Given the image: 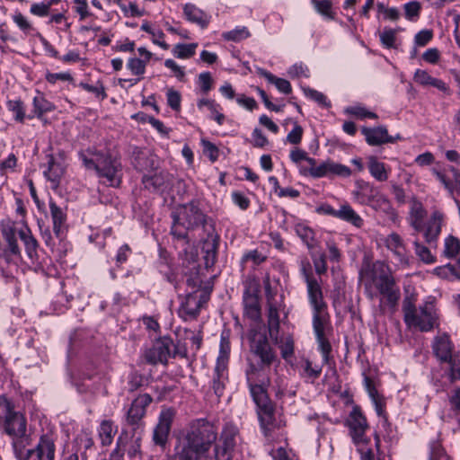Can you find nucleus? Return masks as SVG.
Returning <instances> with one entry per match:
<instances>
[{"instance_id": "f257e3e1", "label": "nucleus", "mask_w": 460, "mask_h": 460, "mask_svg": "<svg viewBox=\"0 0 460 460\" xmlns=\"http://www.w3.org/2000/svg\"><path fill=\"white\" fill-rule=\"evenodd\" d=\"M217 438V430L213 424L196 420L177 438L171 460H208Z\"/></svg>"}, {"instance_id": "f03ea898", "label": "nucleus", "mask_w": 460, "mask_h": 460, "mask_svg": "<svg viewBox=\"0 0 460 460\" xmlns=\"http://www.w3.org/2000/svg\"><path fill=\"white\" fill-rule=\"evenodd\" d=\"M359 276L368 299L374 300L380 294L391 308L397 305L401 296L400 288L385 263L376 261L372 265L367 264L360 270Z\"/></svg>"}, {"instance_id": "7ed1b4c3", "label": "nucleus", "mask_w": 460, "mask_h": 460, "mask_svg": "<svg viewBox=\"0 0 460 460\" xmlns=\"http://www.w3.org/2000/svg\"><path fill=\"white\" fill-rule=\"evenodd\" d=\"M2 234L5 242V246L1 248L0 259L4 260L7 264L17 265L22 258L16 234L19 235L23 243L26 254L31 261L34 262L38 260V242L27 226L18 230L12 226H5L2 228Z\"/></svg>"}, {"instance_id": "20e7f679", "label": "nucleus", "mask_w": 460, "mask_h": 460, "mask_svg": "<svg viewBox=\"0 0 460 460\" xmlns=\"http://www.w3.org/2000/svg\"><path fill=\"white\" fill-rule=\"evenodd\" d=\"M172 217L173 224L171 233L179 239L187 236L186 230H193L207 223V216L194 200L177 207Z\"/></svg>"}, {"instance_id": "39448f33", "label": "nucleus", "mask_w": 460, "mask_h": 460, "mask_svg": "<svg viewBox=\"0 0 460 460\" xmlns=\"http://www.w3.org/2000/svg\"><path fill=\"white\" fill-rule=\"evenodd\" d=\"M30 437H22L13 443L14 456L18 460H54L55 441L51 435L40 436L35 447L28 449L31 445Z\"/></svg>"}, {"instance_id": "423d86ee", "label": "nucleus", "mask_w": 460, "mask_h": 460, "mask_svg": "<svg viewBox=\"0 0 460 460\" xmlns=\"http://www.w3.org/2000/svg\"><path fill=\"white\" fill-rule=\"evenodd\" d=\"M432 349L436 358L449 365L448 377L453 383L460 380V353L456 352L454 344L447 334L438 335L432 342Z\"/></svg>"}, {"instance_id": "0eeeda50", "label": "nucleus", "mask_w": 460, "mask_h": 460, "mask_svg": "<svg viewBox=\"0 0 460 460\" xmlns=\"http://www.w3.org/2000/svg\"><path fill=\"white\" fill-rule=\"evenodd\" d=\"M405 323L422 332L430 331L435 323V316L431 307L423 306L417 309L410 298H405L402 304Z\"/></svg>"}, {"instance_id": "6e6552de", "label": "nucleus", "mask_w": 460, "mask_h": 460, "mask_svg": "<svg viewBox=\"0 0 460 460\" xmlns=\"http://www.w3.org/2000/svg\"><path fill=\"white\" fill-rule=\"evenodd\" d=\"M246 377L253 401L268 398L267 389L270 385V367L250 363Z\"/></svg>"}, {"instance_id": "1a4fd4ad", "label": "nucleus", "mask_w": 460, "mask_h": 460, "mask_svg": "<svg viewBox=\"0 0 460 460\" xmlns=\"http://www.w3.org/2000/svg\"><path fill=\"white\" fill-rule=\"evenodd\" d=\"M0 409L5 414V431L13 437V444L22 437H30L26 434V420L24 417L20 413L13 411L10 402L4 397H0Z\"/></svg>"}, {"instance_id": "9d476101", "label": "nucleus", "mask_w": 460, "mask_h": 460, "mask_svg": "<svg viewBox=\"0 0 460 460\" xmlns=\"http://www.w3.org/2000/svg\"><path fill=\"white\" fill-rule=\"evenodd\" d=\"M250 352L259 359L257 364L270 367L276 360L277 354L271 348L266 334L253 332L250 337Z\"/></svg>"}, {"instance_id": "9b49d317", "label": "nucleus", "mask_w": 460, "mask_h": 460, "mask_svg": "<svg viewBox=\"0 0 460 460\" xmlns=\"http://www.w3.org/2000/svg\"><path fill=\"white\" fill-rule=\"evenodd\" d=\"M98 176L104 179L110 186L118 187L121 181V164L117 158L110 155H99L97 168Z\"/></svg>"}, {"instance_id": "f8f14e48", "label": "nucleus", "mask_w": 460, "mask_h": 460, "mask_svg": "<svg viewBox=\"0 0 460 460\" xmlns=\"http://www.w3.org/2000/svg\"><path fill=\"white\" fill-rule=\"evenodd\" d=\"M175 411L172 408L163 409L159 414L158 422L155 425L152 440L155 446L164 448L171 431Z\"/></svg>"}, {"instance_id": "ddd939ff", "label": "nucleus", "mask_w": 460, "mask_h": 460, "mask_svg": "<svg viewBox=\"0 0 460 460\" xmlns=\"http://www.w3.org/2000/svg\"><path fill=\"white\" fill-rule=\"evenodd\" d=\"M152 397L144 394L137 397L128 410L126 421L132 427V430H144L142 419L146 414V408L151 403Z\"/></svg>"}, {"instance_id": "4468645a", "label": "nucleus", "mask_w": 460, "mask_h": 460, "mask_svg": "<svg viewBox=\"0 0 460 460\" xmlns=\"http://www.w3.org/2000/svg\"><path fill=\"white\" fill-rule=\"evenodd\" d=\"M431 172L451 197H454L455 194L460 195V170L458 168L448 165L441 170L433 168Z\"/></svg>"}, {"instance_id": "2eb2a0df", "label": "nucleus", "mask_w": 460, "mask_h": 460, "mask_svg": "<svg viewBox=\"0 0 460 460\" xmlns=\"http://www.w3.org/2000/svg\"><path fill=\"white\" fill-rule=\"evenodd\" d=\"M349 426L350 436L356 445H367L369 443V438L365 436L366 430L368 429V425L366 418L358 408L353 409L351 411Z\"/></svg>"}, {"instance_id": "dca6fc26", "label": "nucleus", "mask_w": 460, "mask_h": 460, "mask_svg": "<svg viewBox=\"0 0 460 460\" xmlns=\"http://www.w3.org/2000/svg\"><path fill=\"white\" fill-rule=\"evenodd\" d=\"M254 402L258 407V415L263 434L266 438H270L275 428L274 406L269 397L254 400Z\"/></svg>"}, {"instance_id": "f3484780", "label": "nucleus", "mask_w": 460, "mask_h": 460, "mask_svg": "<svg viewBox=\"0 0 460 460\" xmlns=\"http://www.w3.org/2000/svg\"><path fill=\"white\" fill-rule=\"evenodd\" d=\"M172 341L164 337L156 341L153 346L145 352L146 360L153 365L157 363L166 364L171 356Z\"/></svg>"}, {"instance_id": "a211bd4d", "label": "nucleus", "mask_w": 460, "mask_h": 460, "mask_svg": "<svg viewBox=\"0 0 460 460\" xmlns=\"http://www.w3.org/2000/svg\"><path fill=\"white\" fill-rule=\"evenodd\" d=\"M385 243L386 248L393 252L398 265L402 267L409 265L410 252L407 250L402 238L397 233L388 234Z\"/></svg>"}, {"instance_id": "6ab92c4d", "label": "nucleus", "mask_w": 460, "mask_h": 460, "mask_svg": "<svg viewBox=\"0 0 460 460\" xmlns=\"http://www.w3.org/2000/svg\"><path fill=\"white\" fill-rule=\"evenodd\" d=\"M303 275L307 287L309 302L313 309H327V305L323 300V291L320 283L313 276L312 272L303 270Z\"/></svg>"}, {"instance_id": "aec40b11", "label": "nucleus", "mask_w": 460, "mask_h": 460, "mask_svg": "<svg viewBox=\"0 0 460 460\" xmlns=\"http://www.w3.org/2000/svg\"><path fill=\"white\" fill-rule=\"evenodd\" d=\"M236 432L234 429H226L221 434L219 443L215 447L216 460H231L236 445Z\"/></svg>"}, {"instance_id": "412c9836", "label": "nucleus", "mask_w": 460, "mask_h": 460, "mask_svg": "<svg viewBox=\"0 0 460 460\" xmlns=\"http://www.w3.org/2000/svg\"><path fill=\"white\" fill-rule=\"evenodd\" d=\"M47 169L43 173L51 183V188L57 190L60 184L61 178L66 172V165L62 158L57 159L52 155H49Z\"/></svg>"}, {"instance_id": "4be33fe9", "label": "nucleus", "mask_w": 460, "mask_h": 460, "mask_svg": "<svg viewBox=\"0 0 460 460\" xmlns=\"http://www.w3.org/2000/svg\"><path fill=\"white\" fill-rule=\"evenodd\" d=\"M444 214L439 210H434L425 226H423V236L427 243H436L442 229Z\"/></svg>"}, {"instance_id": "5701e85b", "label": "nucleus", "mask_w": 460, "mask_h": 460, "mask_svg": "<svg viewBox=\"0 0 460 460\" xmlns=\"http://www.w3.org/2000/svg\"><path fill=\"white\" fill-rule=\"evenodd\" d=\"M362 134L366 137V141L370 146H381L385 143H394L400 136L392 137L388 134L385 127L380 126L377 128H362Z\"/></svg>"}, {"instance_id": "b1692460", "label": "nucleus", "mask_w": 460, "mask_h": 460, "mask_svg": "<svg viewBox=\"0 0 460 460\" xmlns=\"http://www.w3.org/2000/svg\"><path fill=\"white\" fill-rule=\"evenodd\" d=\"M144 187L152 191H163L171 183V175L165 171H159L154 174H145L142 178Z\"/></svg>"}, {"instance_id": "393cba45", "label": "nucleus", "mask_w": 460, "mask_h": 460, "mask_svg": "<svg viewBox=\"0 0 460 460\" xmlns=\"http://www.w3.org/2000/svg\"><path fill=\"white\" fill-rule=\"evenodd\" d=\"M243 299L245 315L253 321L259 320L261 318V308L257 290L251 287L246 288Z\"/></svg>"}, {"instance_id": "a878e982", "label": "nucleus", "mask_w": 460, "mask_h": 460, "mask_svg": "<svg viewBox=\"0 0 460 460\" xmlns=\"http://www.w3.org/2000/svg\"><path fill=\"white\" fill-rule=\"evenodd\" d=\"M355 184L356 190L352 195L355 200L361 205H368V202L379 192L377 188L364 180H358Z\"/></svg>"}, {"instance_id": "bb28decb", "label": "nucleus", "mask_w": 460, "mask_h": 460, "mask_svg": "<svg viewBox=\"0 0 460 460\" xmlns=\"http://www.w3.org/2000/svg\"><path fill=\"white\" fill-rule=\"evenodd\" d=\"M410 203L409 224L416 233H420L423 229V219L426 216V210L422 203L415 198H412Z\"/></svg>"}, {"instance_id": "cd10ccee", "label": "nucleus", "mask_w": 460, "mask_h": 460, "mask_svg": "<svg viewBox=\"0 0 460 460\" xmlns=\"http://www.w3.org/2000/svg\"><path fill=\"white\" fill-rule=\"evenodd\" d=\"M201 300L195 293L187 295L185 301L181 304L179 314L184 319L196 318L199 314Z\"/></svg>"}, {"instance_id": "c85d7f7f", "label": "nucleus", "mask_w": 460, "mask_h": 460, "mask_svg": "<svg viewBox=\"0 0 460 460\" xmlns=\"http://www.w3.org/2000/svg\"><path fill=\"white\" fill-rule=\"evenodd\" d=\"M49 208L54 234L58 238L62 239L65 234L64 224L66 222V214L52 199L49 201Z\"/></svg>"}, {"instance_id": "c756f323", "label": "nucleus", "mask_w": 460, "mask_h": 460, "mask_svg": "<svg viewBox=\"0 0 460 460\" xmlns=\"http://www.w3.org/2000/svg\"><path fill=\"white\" fill-rule=\"evenodd\" d=\"M132 164L138 171H149L155 167V157L147 152L136 148L133 152Z\"/></svg>"}, {"instance_id": "7c9ffc66", "label": "nucleus", "mask_w": 460, "mask_h": 460, "mask_svg": "<svg viewBox=\"0 0 460 460\" xmlns=\"http://www.w3.org/2000/svg\"><path fill=\"white\" fill-rule=\"evenodd\" d=\"M183 11L188 21L197 23L201 28H206L208 26L209 17L194 4H185Z\"/></svg>"}, {"instance_id": "2f4dec72", "label": "nucleus", "mask_w": 460, "mask_h": 460, "mask_svg": "<svg viewBox=\"0 0 460 460\" xmlns=\"http://www.w3.org/2000/svg\"><path fill=\"white\" fill-rule=\"evenodd\" d=\"M268 329L271 340L279 343V315L277 307L269 300Z\"/></svg>"}, {"instance_id": "473e14b6", "label": "nucleus", "mask_w": 460, "mask_h": 460, "mask_svg": "<svg viewBox=\"0 0 460 460\" xmlns=\"http://www.w3.org/2000/svg\"><path fill=\"white\" fill-rule=\"evenodd\" d=\"M367 167L369 173L377 181H385L388 179L389 173L386 165L379 162L376 156H369L367 158Z\"/></svg>"}, {"instance_id": "72a5a7b5", "label": "nucleus", "mask_w": 460, "mask_h": 460, "mask_svg": "<svg viewBox=\"0 0 460 460\" xmlns=\"http://www.w3.org/2000/svg\"><path fill=\"white\" fill-rule=\"evenodd\" d=\"M374 210L384 213L388 216L394 215V208L388 198L380 190L375 197L368 202V205Z\"/></svg>"}, {"instance_id": "f704fd0d", "label": "nucleus", "mask_w": 460, "mask_h": 460, "mask_svg": "<svg viewBox=\"0 0 460 460\" xmlns=\"http://www.w3.org/2000/svg\"><path fill=\"white\" fill-rule=\"evenodd\" d=\"M338 218L358 228H360L364 224L362 217L349 204H344L340 207Z\"/></svg>"}, {"instance_id": "c9c22d12", "label": "nucleus", "mask_w": 460, "mask_h": 460, "mask_svg": "<svg viewBox=\"0 0 460 460\" xmlns=\"http://www.w3.org/2000/svg\"><path fill=\"white\" fill-rule=\"evenodd\" d=\"M442 256L448 259H456L460 254V239L455 235H448L444 239Z\"/></svg>"}, {"instance_id": "e433bc0d", "label": "nucleus", "mask_w": 460, "mask_h": 460, "mask_svg": "<svg viewBox=\"0 0 460 460\" xmlns=\"http://www.w3.org/2000/svg\"><path fill=\"white\" fill-rule=\"evenodd\" d=\"M258 73L259 75L266 78L269 83L275 84V86L279 92L285 94H288L291 93L292 87L288 80L277 77L271 73L261 68L259 69Z\"/></svg>"}, {"instance_id": "4c0bfd02", "label": "nucleus", "mask_w": 460, "mask_h": 460, "mask_svg": "<svg viewBox=\"0 0 460 460\" xmlns=\"http://www.w3.org/2000/svg\"><path fill=\"white\" fill-rule=\"evenodd\" d=\"M295 231L309 249H314L317 246L313 229L303 224H297L295 226Z\"/></svg>"}, {"instance_id": "58836bf2", "label": "nucleus", "mask_w": 460, "mask_h": 460, "mask_svg": "<svg viewBox=\"0 0 460 460\" xmlns=\"http://www.w3.org/2000/svg\"><path fill=\"white\" fill-rule=\"evenodd\" d=\"M311 3L314 10L325 19L333 20L335 18L331 0H311Z\"/></svg>"}, {"instance_id": "ea45409f", "label": "nucleus", "mask_w": 460, "mask_h": 460, "mask_svg": "<svg viewBox=\"0 0 460 460\" xmlns=\"http://www.w3.org/2000/svg\"><path fill=\"white\" fill-rule=\"evenodd\" d=\"M116 433L111 420H103L99 428V436L103 446L111 445Z\"/></svg>"}, {"instance_id": "a19ab883", "label": "nucleus", "mask_w": 460, "mask_h": 460, "mask_svg": "<svg viewBox=\"0 0 460 460\" xmlns=\"http://www.w3.org/2000/svg\"><path fill=\"white\" fill-rule=\"evenodd\" d=\"M313 327L315 335L324 333V325L326 323V309H313Z\"/></svg>"}, {"instance_id": "79ce46f5", "label": "nucleus", "mask_w": 460, "mask_h": 460, "mask_svg": "<svg viewBox=\"0 0 460 460\" xmlns=\"http://www.w3.org/2000/svg\"><path fill=\"white\" fill-rule=\"evenodd\" d=\"M203 250L205 252V266L206 268H210L215 264L217 259V243L216 239H212L211 242H206Z\"/></svg>"}, {"instance_id": "37998d69", "label": "nucleus", "mask_w": 460, "mask_h": 460, "mask_svg": "<svg viewBox=\"0 0 460 460\" xmlns=\"http://www.w3.org/2000/svg\"><path fill=\"white\" fill-rule=\"evenodd\" d=\"M402 29H391L385 27L383 31L380 33V41L387 49H396V34Z\"/></svg>"}, {"instance_id": "c03bdc74", "label": "nucleus", "mask_w": 460, "mask_h": 460, "mask_svg": "<svg viewBox=\"0 0 460 460\" xmlns=\"http://www.w3.org/2000/svg\"><path fill=\"white\" fill-rule=\"evenodd\" d=\"M327 176L337 175L341 177H349L351 175V170L341 164L335 163L332 160L326 161Z\"/></svg>"}, {"instance_id": "a18cd8bd", "label": "nucleus", "mask_w": 460, "mask_h": 460, "mask_svg": "<svg viewBox=\"0 0 460 460\" xmlns=\"http://www.w3.org/2000/svg\"><path fill=\"white\" fill-rule=\"evenodd\" d=\"M196 43L177 44L172 49L173 55L178 58H190L195 54Z\"/></svg>"}, {"instance_id": "49530a36", "label": "nucleus", "mask_w": 460, "mask_h": 460, "mask_svg": "<svg viewBox=\"0 0 460 460\" xmlns=\"http://www.w3.org/2000/svg\"><path fill=\"white\" fill-rule=\"evenodd\" d=\"M413 245L415 248L416 255L424 263L430 264L436 261L435 256H433L428 247L421 244L418 240L413 242Z\"/></svg>"}, {"instance_id": "de8ad7c7", "label": "nucleus", "mask_w": 460, "mask_h": 460, "mask_svg": "<svg viewBox=\"0 0 460 460\" xmlns=\"http://www.w3.org/2000/svg\"><path fill=\"white\" fill-rule=\"evenodd\" d=\"M144 430H133L130 444L128 447V454L130 457H135L140 455L141 441Z\"/></svg>"}, {"instance_id": "09e8293b", "label": "nucleus", "mask_w": 460, "mask_h": 460, "mask_svg": "<svg viewBox=\"0 0 460 460\" xmlns=\"http://www.w3.org/2000/svg\"><path fill=\"white\" fill-rule=\"evenodd\" d=\"M8 110L13 114V118L18 122H22L25 118V110L23 102L21 100H11L7 102Z\"/></svg>"}, {"instance_id": "8fccbe9b", "label": "nucleus", "mask_w": 460, "mask_h": 460, "mask_svg": "<svg viewBox=\"0 0 460 460\" xmlns=\"http://www.w3.org/2000/svg\"><path fill=\"white\" fill-rule=\"evenodd\" d=\"M429 460H449L439 440L431 441L429 444Z\"/></svg>"}, {"instance_id": "3c124183", "label": "nucleus", "mask_w": 460, "mask_h": 460, "mask_svg": "<svg viewBox=\"0 0 460 460\" xmlns=\"http://www.w3.org/2000/svg\"><path fill=\"white\" fill-rule=\"evenodd\" d=\"M222 36L226 40L240 41L247 39L250 32L246 27H237L230 31L224 32Z\"/></svg>"}, {"instance_id": "603ef678", "label": "nucleus", "mask_w": 460, "mask_h": 460, "mask_svg": "<svg viewBox=\"0 0 460 460\" xmlns=\"http://www.w3.org/2000/svg\"><path fill=\"white\" fill-rule=\"evenodd\" d=\"M146 60H142L137 58H131L127 62V67L130 70V72L137 76H141L146 72Z\"/></svg>"}, {"instance_id": "864d4df0", "label": "nucleus", "mask_w": 460, "mask_h": 460, "mask_svg": "<svg viewBox=\"0 0 460 460\" xmlns=\"http://www.w3.org/2000/svg\"><path fill=\"white\" fill-rule=\"evenodd\" d=\"M434 274L447 279H456V270L455 264L447 263L434 269Z\"/></svg>"}, {"instance_id": "5fc2aeb1", "label": "nucleus", "mask_w": 460, "mask_h": 460, "mask_svg": "<svg viewBox=\"0 0 460 460\" xmlns=\"http://www.w3.org/2000/svg\"><path fill=\"white\" fill-rule=\"evenodd\" d=\"M33 106L34 112L38 117H40L42 114L52 111V104L45 100L42 96H36L33 99Z\"/></svg>"}, {"instance_id": "6e6d98bb", "label": "nucleus", "mask_w": 460, "mask_h": 460, "mask_svg": "<svg viewBox=\"0 0 460 460\" xmlns=\"http://www.w3.org/2000/svg\"><path fill=\"white\" fill-rule=\"evenodd\" d=\"M303 133V128L297 122H295L293 129L287 136V142L298 145L302 140Z\"/></svg>"}, {"instance_id": "4d7b16f0", "label": "nucleus", "mask_w": 460, "mask_h": 460, "mask_svg": "<svg viewBox=\"0 0 460 460\" xmlns=\"http://www.w3.org/2000/svg\"><path fill=\"white\" fill-rule=\"evenodd\" d=\"M346 111L351 115H354L359 119H377V115L375 112L369 111L361 106H353L346 110Z\"/></svg>"}, {"instance_id": "13d9d810", "label": "nucleus", "mask_w": 460, "mask_h": 460, "mask_svg": "<svg viewBox=\"0 0 460 460\" xmlns=\"http://www.w3.org/2000/svg\"><path fill=\"white\" fill-rule=\"evenodd\" d=\"M280 349L281 354L284 358L290 357L294 352V341L291 337H286L284 341L279 339V343H277Z\"/></svg>"}, {"instance_id": "bf43d9fd", "label": "nucleus", "mask_w": 460, "mask_h": 460, "mask_svg": "<svg viewBox=\"0 0 460 460\" xmlns=\"http://www.w3.org/2000/svg\"><path fill=\"white\" fill-rule=\"evenodd\" d=\"M79 86L87 92L94 93L96 97H101L102 100L105 99L107 96L104 87L100 82H98L96 85H91L82 82L79 84Z\"/></svg>"}, {"instance_id": "052dcab7", "label": "nucleus", "mask_w": 460, "mask_h": 460, "mask_svg": "<svg viewBox=\"0 0 460 460\" xmlns=\"http://www.w3.org/2000/svg\"><path fill=\"white\" fill-rule=\"evenodd\" d=\"M432 31L422 30L415 35L414 43L418 47H424L432 40Z\"/></svg>"}, {"instance_id": "680f3d73", "label": "nucleus", "mask_w": 460, "mask_h": 460, "mask_svg": "<svg viewBox=\"0 0 460 460\" xmlns=\"http://www.w3.org/2000/svg\"><path fill=\"white\" fill-rule=\"evenodd\" d=\"M167 103L174 111H179L181 108V94L179 92L169 89L167 92Z\"/></svg>"}, {"instance_id": "e2e57ef3", "label": "nucleus", "mask_w": 460, "mask_h": 460, "mask_svg": "<svg viewBox=\"0 0 460 460\" xmlns=\"http://www.w3.org/2000/svg\"><path fill=\"white\" fill-rule=\"evenodd\" d=\"M226 364L227 358L225 356H219L217 358L214 377H217L219 379H226Z\"/></svg>"}, {"instance_id": "0e129e2a", "label": "nucleus", "mask_w": 460, "mask_h": 460, "mask_svg": "<svg viewBox=\"0 0 460 460\" xmlns=\"http://www.w3.org/2000/svg\"><path fill=\"white\" fill-rule=\"evenodd\" d=\"M316 336V340H317V343H318V346H319V349L323 356V358L325 360L328 359V357H329V354L332 350V346L330 344V342L328 341V340L326 339L324 333L323 334H319V335H315Z\"/></svg>"}, {"instance_id": "69168bd1", "label": "nucleus", "mask_w": 460, "mask_h": 460, "mask_svg": "<svg viewBox=\"0 0 460 460\" xmlns=\"http://www.w3.org/2000/svg\"><path fill=\"white\" fill-rule=\"evenodd\" d=\"M99 155H102L101 153H94L93 154L92 157H88L87 155L84 152L79 153V157L81 158L84 165L87 169H94L97 168V160L99 158Z\"/></svg>"}, {"instance_id": "338daca9", "label": "nucleus", "mask_w": 460, "mask_h": 460, "mask_svg": "<svg viewBox=\"0 0 460 460\" xmlns=\"http://www.w3.org/2000/svg\"><path fill=\"white\" fill-rule=\"evenodd\" d=\"M13 22L25 33H29L32 30L30 22L21 13H17L13 16Z\"/></svg>"}, {"instance_id": "774afa93", "label": "nucleus", "mask_w": 460, "mask_h": 460, "mask_svg": "<svg viewBox=\"0 0 460 460\" xmlns=\"http://www.w3.org/2000/svg\"><path fill=\"white\" fill-rule=\"evenodd\" d=\"M420 4L419 2H410L404 4L405 15L409 20L419 16Z\"/></svg>"}]
</instances>
